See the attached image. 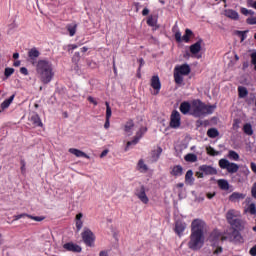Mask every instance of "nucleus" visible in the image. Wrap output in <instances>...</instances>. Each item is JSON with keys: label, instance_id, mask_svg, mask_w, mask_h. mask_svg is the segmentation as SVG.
I'll return each instance as SVG.
<instances>
[{"label": "nucleus", "instance_id": "f257e3e1", "mask_svg": "<svg viewBox=\"0 0 256 256\" xmlns=\"http://www.w3.org/2000/svg\"><path fill=\"white\" fill-rule=\"evenodd\" d=\"M135 131H136V135L131 141L127 142L126 149H128L130 145H137L141 140V137H143V135L147 133V127L145 126V122H142V124L139 125V124L133 123V121H128L125 124L124 133L127 137H131V135H133Z\"/></svg>", "mask_w": 256, "mask_h": 256}, {"label": "nucleus", "instance_id": "f03ea898", "mask_svg": "<svg viewBox=\"0 0 256 256\" xmlns=\"http://www.w3.org/2000/svg\"><path fill=\"white\" fill-rule=\"evenodd\" d=\"M36 71L42 83H51L55 73L53 72V64L49 60H40L37 63Z\"/></svg>", "mask_w": 256, "mask_h": 256}, {"label": "nucleus", "instance_id": "7ed1b4c3", "mask_svg": "<svg viewBox=\"0 0 256 256\" xmlns=\"http://www.w3.org/2000/svg\"><path fill=\"white\" fill-rule=\"evenodd\" d=\"M213 111H215V106H207L199 100L192 101L191 115H194V117L210 115Z\"/></svg>", "mask_w": 256, "mask_h": 256}, {"label": "nucleus", "instance_id": "20e7f679", "mask_svg": "<svg viewBox=\"0 0 256 256\" xmlns=\"http://www.w3.org/2000/svg\"><path fill=\"white\" fill-rule=\"evenodd\" d=\"M239 217H241V212L237 210H229L226 214L228 223L238 231H243L245 229V222L241 221Z\"/></svg>", "mask_w": 256, "mask_h": 256}, {"label": "nucleus", "instance_id": "39448f33", "mask_svg": "<svg viewBox=\"0 0 256 256\" xmlns=\"http://www.w3.org/2000/svg\"><path fill=\"white\" fill-rule=\"evenodd\" d=\"M205 245V237L202 234H192L190 235V240L188 242V247L192 251H199L203 249Z\"/></svg>", "mask_w": 256, "mask_h": 256}, {"label": "nucleus", "instance_id": "423d86ee", "mask_svg": "<svg viewBox=\"0 0 256 256\" xmlns=\"http://www.w3.org/2000/svg\"><path fill=\"white\" fill-rule=\"evenodd\" d=\"M189 49L191 57H194L195 59H201V57H203V49H205V42L203 39H199L197 42L192 44Z\"/></svg>", "mask_w": 256, "mask_h": 256}, {"label": "nucleus", "instance_id": "0eeeda50", "mask_svg": "<svg viewBox=\"0 0 256 256\" xmlns=\"http://www.w3.org/2000/svg\"><path fill=\"white\" fill-rule=\"evenodd\" d=\"M82 241L87 247H95V233L89 228H84L81 233Z\"/></svg>", "mask_w": 256, "mask_h": 256}, {"label": "nucleus", "instance_id": "6e6552de", "mask_svg": "<svg viewBox=\"0 0 256 256\" xmlns=\"http://www.w3.org/2000/svg\"><path fill=\"white\" fill-rule=\"evenodd\" d=\"M222 241H231V243H243V236L236 231H227L226 235L222 236Z\"/></svg>", "mask_w": 256, "mask_h": 256}, {"label": "nucleus", "instance_id": "1a4fd4ad", "mask_svg": "<svg viewBox=\"0 0 256 256\" xmlns=\"http://www.w3.org/2000/svg\"><path fill=\"white\" fill-rule=\"evenodd\" d=\"M219 167L221 169H226L228 173H237V171H239V165L229 162L227 159H220Z\"/></svg>", "mask_w": 256, "mask_h": 256}, {"label": "nucleus", "instance_id": "9d476101", "mask_svg": "<svg viewBox=\"0 0 256 256\" xmlns=\"http://www.w3.org/2000/svg\"><path fill=\"white\" fill-rule=\"evenodd\" d=\"M205 229V221L201 219H195L191 224V233L195 235H203Z\"/></svg>", "mask_w": 256, "mask_h": 256}, {"label": "nucleus", "instance_id": "9b49d317", "mask_svg": "<svg viewBox=\"0 0 256 256\" xmlns=\"http://www.w3.org/2000/svg\"><path fill=\"white\" fill-rule=\"evenodd\" d=\"M223 235H227V232L221 233L219 230L213 231L208 238L210 245H212V247L219 245V241H223Z\"/></svg>", "mask_w": 256, "mask_h": 256}, {"label": "nucleus", "instance_id": "f8f14e48", "mask_svg": "<svg viewBox=\"0 0 256 256\" xmlns=\"http://www.w3.org/2000/svg\"><path fill=\"white\" fill-rule=\"evenodd\" d=\"M170 127L179 129L181 127V114L178 111H173L170 117Z\"/></svg>", "mask_w": 256, "mask_h": 256}, {"label": "nucleus", "instance_id": "ddd939ff", "mask_svg": "<svg viewBox=\"0 0 256 256\" xmlns=\"http://www.w3.org/2000/svg\"><path fill=\"white\" fill-rule=\"evenodd\" d=\"M222 15L226 17V19H230L231 21H239L241 19V15L236 10L231 8H226L222 11Z\"/></svg>", "mask_w": 256, "mask_h": 256}, {"label": "nucleus", "instance_id": "4468645a", "mask_svg": "<svg viewBox=\"0 0 256 256\" xmlns=\"http://www.w3.org/2000/svg\"><path fill=\"white\" fill-rule=\"evenodd\" d=\"M150 86L152 87V94L159 95V91H161V80L159 76H153L150 80Z\"/></svg>", "mask_w": 256, "mask_h": 256}, {"label": "nucleus", "instance_id": "2eb2a0df", "mask_svg": "<svg viewBox=\"0 0 256 256\" xmlns=\"http://www.w3.org/2000/svg\"><path fill=\"white\" fill-rule=\"evenodd\" d=\"M136 197L141 201V203H143V205L149 204V196H147V193L145 192V187L142 186L137 190Z\"/></svg>", "mask_w": 256, "mask_h": 256}, {"label": "nucleus", "instance_id": "dca6fc26", "mask_svg": "<svg viewBox=\"0 0 256 256\" xmlns=\"http://www.w3.org/2000/svg\"><path fill=\"white\" fill-rule=\"evenodd\" d=\"M75 227L77 231H80L83 229V225L85 223V214L82 212H79L76 214L75 219H74Z\"/></svg>", "mask_w": 256, "mask_h": 256}, {"label": "nucleus", "instance_id": "f3484780", "mask_svg": "<svg viewBox=\"0 0 256 256\" xmlns=\"http://www.w3.org/2000/svg\"><path fill=\"white\" fill-rule=\"evenodd\" d=\"M174 72L180 75H184L186 77V75H189V73H191V67L189 66V64H182L180 66H176Z\"/></svg>", "mask_w": 256, "mask_h": 256}, {"label": "nucleus", "instance_id": "a211bd4d", "mask_svg": "<svg viewBox=\"0 0 256 256\" xmlns=\"http://www.w3.org/2000/svg\"><path fill=\"white\" fill-rule=\"evenodd\" d=\"M185 229H187V224H185V222L177 221L175 223L174 231H175L176 235H178V237L183 236V231H185Z\"/></svg>", "mask_w": 256, "mask_h": 256}, {"label": "nucleus", "instance_id": "6ab92c4d", "mask_svg": "<svg viewBox=\"0 0 256 256\" xmlns=\"http://www.w3.org/2000/svg\"><path fill=\"white\" fill-rule=\"evenodd\" d=\"M63 249H65V251H72L73 253H81V246L73 242L65 243Z\"/></svg>", "mask_w": 256, "mask_h": 256}, {"label": "nucleus", "instance_id": "aec40b11", "mask_svg": "<svg viewBox=\"0 0 256 256\" xmlns=\"http://www.w3.org/2000/svg\"><path fill=\"white\" fill-rule=\"evenodd\" d=\"M68 153H70L71 155H74V157L89 159V155H87V153L77 148H69Z\"/></svg>", "mask_w": 256, "mask_h": 256}, {"label": "nucleus", "instance_id": "412c9836", "mask_svg": "<svg viewBox=\"0 0 256 256\" xmlns=\"http://www.w3.org/2000/svg\"><path fill=\"white\" fill-rule=\"evenodd\" d=\"M15 100V94L10 96L8 99H5L1 104H0V113H3L6 109H9L11 107V103Z\"/></svg>", "mask_w": 256, "mask_h": 256}, {"label": "nucleus", "instance_id": "4be33fe9", "mask_svg": "<svg viewBox=\"0 0 256 256\" xmlns=\"http://www.w3.org/2000/svg\"><path fill=\"white\" fill-rule=\"evenodd\" d=\"M200 171H203L205 175H217V169L212 166L202 165Z\"/></svg>", "mask_w": 256, "mask_h": 256}, {"label": "nucleus", "instance_id": "5701e85b", "mask_svg": "<svg viewBox=\"0 0 256 256\" xmlns=\"http://www.w3.org/2000/svg\"><path fill=\"white\" fill-rule=\"evenodd\" d=\"M191 108H192V102L189 103V102H183L181 105H180V111L181 113H183V115H191Z\"/></svg>", "mask_w": 256, "mask_h": 256}, {"label": "nucleus", "instance_id": "b1692460", "mask_svg": "<svg viewBox=\"0 0 256 256\" xmlns=\"http://www.w3.org/2000/svg\"><path fill=\"white\" fill-rule=\"evenodd\" d=\"M137 171L140 173H147L149 171V166L145 163V160H139L136 166Z\"/></svg>", "mask_w": 256, "mask_h": 256}, {"label": "nucleus", "instance_id": "393cba45", "mask_svg": "<svg viewBox=\"0 0 256 256\" xmlns=\"http://www.w3.org/2000/svg\"><path fill=\"white\" fill-rule=\"evenodd\" d=\"M30 121L34 127H43V122H41V118L37 114H32L30 116Z\"/></svg>", "mask_w": 256, "mask_h": 256}, {"label": "nucleus", "instance_id": "a878e982", "mask_svg": "<svg viewBox=\"0 0 256 256\" xmlns=\"http://www.w3.org/2000/svg\"><path fill=\"white\" fill-rule=\"evenodd\" d=\"M170 174L173 177H181V175H183V167L176 165L174 167L171 168Z\"/></svg>", "mask_w": 256, "mask_h": 256}, {"label": "nucleus", "instance_id": "bb28decb", "mask_svg": "<svg viewBox=\"0 0 256 256\" xmlns=\"http://www.w3.org/2000/svg\"><path fill=\"white\" fill-rule=\"evenodd\" d=\"M185 183L186 185H193L195 183V178L193 177V171L188 170L185 175Z\"/></svg>", "mask_w": 256, "mask_h": 256}, {"label": "nucleus", "instance_id": "cd10ccee", "mask_svg": "<svg viewBox=\"0 0 256 256\" xmlns=\"http://www.w3.org/2000/svg\"><path fill=\"white\" fill-rule=\"evenodd\" d=\"M193 39V31L191 29H186L185 34L182 36V42L189 43Z\"/></svg>", "mask_w": 256, "mask_h": 256}, {"label": "nucleus", "instance_id": "c85d7f7f", "mask_svg": "<svg viewBox=\"0 0 256 256\" xmlns=\"http://www.w3.org/2000/svg\"><path fill=\"white\" fill-rule=\"evenodd\" d=\"M218 183V187H220V189H222L223 191H228L229 189V182L225 179H220L217 181Z\"/></svg>", "mask_w": 256, "mask_h": 256}, {"label": "nucleus", "instance_id": "c756f323", "mask_svg": "<svg viewBox=\"0 0 256 256\" xmlns=\"http://www.w3.org/2000/svg\"><path fill=\"white\" fill-rule=\"evenodd\" d=\"M240 13H241V15H244V17H251V16L255 15V11H253L251 9H247L245 7H240Z\"/></svg>", "mask_w": 256, "mask_h": 256}, {"label": "nucleus", "instance_id": "7c9ffc66", "mask_svg": "<svg viewBox=\"0 0 256 256\" xmlns=\"http://www.w3.org/2000/svg\"><path fill=\"white\" fill-rule=\"evenodd\" d=\"M185 79V75L179 74L174 71V80L177 85H183V81Z\"/></svg>", "mask_w": 256, "mask_h": 256}, {"label": "nucleus", "instance_id": "2f4dec72", "mask_svg": "<svg viewBox=\"0 0 256 256\" xmlns=\"http://www.w3.org/2000/svg\"><path fill=\"white\" fill-rule=\"evenodd\" d=\"M161 153H163V149L161 148H156L155 150H153L152 152V161H158L159 157H161Z\"/></svg>", "mask_w": 256, "mask_h": 256}, {"label": "nucleus", "instance_id": "473e14b6", "mask_svg": "<svg viewBox=\"0 0 256 256\" xmlns=\"http://www.w3.org/2000/svg\"><path fill=\"white\" fill-rule=\"evenodd\" d=\"M241 199H245V195L239 192H234L230 196V201H241Z\"/></svg>", "mask_w": 256, "mask_h": 256}, {"label": "nucleus", "instance_id": "72a5a7b5", "mask_svg": "<svg viewBox=\"0 0 256 256\" xmlns=\"http://www.w3.org/2000/svg\"><path fill=\"white\" fill-rule=\"evenodd\" d=\"M184 159L187 163H197V156L193 153L185 155Z\"/></svg>", "mask_w": 256, "mask_h": 256}, {"label": "nucleus", "instance_id": "f704fd0d", "mask_svg": "<svg viewBox=\"0 0 256 256\" xmlns=\"http://www.w3.org/2000/svg\"><path fill=\"white\" fill-rule=\"evenodd\" d=\"M207 135L211 139H215V137H219V131L215 128H211L207 131Z\"/></svg>", "mask_w": 256, "mask_h": 256}, {"label": "nucleus", "instance_id": "c9c22d12", "mask_svg": "<svg viewBox=\"0 0 256 256\" xmlns=\"http://www.w3.org/2000/svg\"><path fill=\"white\" fill-rule=\"evenodd\" d=\"M245 213H250V215H256L255 204H250L244 209Z\"/></svg>", "mask_w": 256, "mask_h": 256}, {"label": "nucleus", "instance_id": "e433bc0d", "mask_svg": "<svg viewBox=\"0 0 256 256\" xmlns=\"http://www.w3.org/2000/svg\"><path fill=\"white\" fill-rule=\"evenodd\" d=\"M206 153L208 155H211L212 157H215L217 155H220L219 151H216L213 147L208 146L206 147Z\"/></svg>", "mask_w": 256, "mask_h": 256}, {"label": "nucleus", "instance_id": "4c0bfd02", "mask_svg": "<svg viewBox=\"0 0 256 256\" xmlns=\"http://www.w3.org/2000/svg\"><path fill=\"white\" fill-rule=\"evenodd\" d=\"M174 37L177 43H183V36L181 35V32L177 30V28H174Z\"/></svg>", "mask_w": 256, "mask_h": 256}, {"label": "nucleus", "instance_id": "58836bf2", "mask_svg": "<svg viewBox=\"0 0 256 256\" xmlns=\"http://www.w3.org/2000/svg\"><path fill=\"white\" fill-rule=\"evenodd\" d=\"M147 25H149L150 27H155V25H157V17L149 16L147 19Z\"/></svg>", "mask_w": 256, "mask_h": 256}, {"label": "nucleus", "instance_id": "ea45409f", "mask_svg": "<svg viewBox=\"0 0 256 256\" xmlns=\"http://www.w3.org/2000/svg\"><path fill=\"white\" fill-rule=\"evenodd\" d=\"M68 32H69L70 37H73V35H75V33H77V24L69 25Z\"/></svg>", "mask_w": 256, "mask_h": 256}, {"label": "nucleus", "instance_id": "a19ab883", "mask_svg": "<svg viewBox=\"0 0 256 256\" xmlns=\"http://www.w3.org/2000/svg\"><path fill=\"white\" fill-rule=\"evenodd\" d=\"M243 131H244V133H246V135H252L253 127L251 126V124H245L243 127Z\"/></svg>", "mask_w": 256, "mask_h": 256}, {"label": "nucleus", "instance_id": "79ce46f5", "mask_svg": "<svg viewBox=\"0 0 256 256\" xmlns=\"http://www.w3.org/2000/svg\"><path fill=\"white\" fill-rule=\"evenodd\" d=\"M28 55L31 59H37L39 57V50L33 48L29 51Z\"/></svg>", "mask_w": 256, "mask_h": 256}, {"label": "nucleus", "instance_id": "37998d69", "mask_svg": "<svg viewBox=\"0 0 256 256\" xmlns=\"http://www.w3.org/2000/svg\"><path fill=\"white\" fill-rule=\"evenodd\" d=\"M228 157L230 159H233V161H239V154H237V152H235L233 150L229 151Z\"/></svg>", "mask_w": 256, "mask_h": 256}, {"label": "nucleus", "instance_id": "c03bdc74", "mask_svg": "<svg viewBox=\"0 0 256 256\" xmlns=\"http://www.w3.org/2000/svg\"><path fill=\"white\" fill-rule=\"evenodd\" d=\"M239 97L244 98L247 97V88L245 87H239L238 88Z\"/></svg>", "mask_w": 256, "mask_h": 256}, {"label": "nucleus", "instance_id": "a18cd8bd", "mask_svg": "<svg viewBox=\"0 0 256 256\" xmlns=\"http://www.w3.org/2000/svg\"><path fill=\"white\" fill-rule=\"evenodd\" d=\"M247 25H256V16H251L246 19Z\"/></svg>", "mask_w": 256, "mask_h": 256}, {"label": "nucleus", "instance_id": "49530a36", "mask_svg": "<svg viewBox=\"0 0 256 256\" xmlns=\"http://www.w3.org/2000/svg\"><path fill=\"white\" fill-rule=\"evenodd\" d=\"M13 73H15V69L13 68H6L4 75L5 77H11V75H13Z\"/></svg>", "mask_w": 256, "mask_h": 256}, {"label": "nucleus", "instance_id": "de8ad7c7", "mask_svg": "<svg viewBox=\"0 0 256 256\" xmlns=\"http://www.w3.org/2000/svg\"><path fill=\"white\" fill-rule=\"evenodd\" d=\"M111 107L109 106V103L106 102V119H111Z\"/></svg>", "mask_w": 256, "mask_h": 256}, {"label": "nucleus", "instance_id": "09e8293b", "mask_svg": "<svg viewBox=\"0 0 256 256\" xmlns=\"http://www.w3.org/2000/svg\"><path fill=\"white\" fill-rule=\"evenodd\" d=\"M28 217H29V219H32L33 221H38V222L43 221V219H45L42 216H29L28 215Z\"/></svg>", "mask_w": 256, "mask_h": 256}, {"label": "nucleus", "instance_id": "8fccbe9b", "mask_svg": "<svg viewBox=\"0 0 256 256\" xmlns=\"http://www.w3.org/2000/svg\"><path fill=\"white\" fill-rule=\"evenodd\" d=\"M238 35H240L241 41H245V39H247V31H240L238 32Z\"/></svg>", "mask_w": 256, "mask_h": 256}, {"label": "nucleus", "instance_id": "3c124183", "mask_svg": "<svg viewBox=\"0 0 256 256\" xmlns=\"http://www.w3.org/2000/svg\"><path fill=\"white\" fill-rule=\"evenodd\" d=\"M20 73H21L22 75L27 76V75H29V70H27L26 67H21V68H20Z\"/></svg>", "mask_w": 256, "mask_h": 256}, {"label": "nucleus", "instance_id": "603ef678", "mask_svg": "<svg viewBox=\"0 0 256 256\" xmlns=\"http://www.w3.org/2000/svg\"><path fill=\"white\" fill-rule=\"evenodd\" d=\"M29 215L27 214H19L14 216L15 221H19V219H23V217H28Z\"/></svg>", "mask_w": 256, "mask_h": 256}, {"label": "nucleus", "instance_id": "864d4df0", "mask_svg": "<svg viewBox=\"0 0 256 256\" xmlns=\"http://www.w3.org/2000/svg\"><path fill=\"white\" fill-rule=\"evenodd\" d=\"M220 253H223V248L222 247H217L214 250V255H220Z\"/></svg>", "mask_w": 256, "mask_h": 256}, {"label": "nucleus", "instance_id": "5fc2aeb1", "mask_svg": "<svg viewBox=\"0 0 256 256\" xmlns=\"http://www.w3.org/2000/svg\"><path fill=\"white\" fill-rule=\"evenodd\" d=\"M251 61L253 65H256V52L251 54Z\"/></svg>", "mask_w": 256, "mask_h": 256}, {"label": "nucleus", "instance_id": "6e6d98bb", "mask_svg": "<svg viewBox=\"0 0 256 256\" xmlns=\"http://www.w3.org/2000/svg\"><path fill=\"white\" fill-rule=\"evenodd\" d=\"M149 13H150L149 8H144V9L142 10V15H143L144 17H147V15H149Z\"/></svg>", "mask_w": 256, "mask_h": 256}, {"label": "nucleus", "instance_id": "4d7b16f0", "mask_svg": "<svg viewBox=\"0 0 256 256\" xmlns=\"http://www.w3.org/2000/svg\"><path fill=\"white\" fill-rule=\"evenodd\" d=\"M204 175H205L204 171L196 172V177H198V179H203Z\"/></svg>", "mask_w": 256, "mask_h": 256}, {"label": "nucleus", "instance_id": "13d9d810", "mask_svg": "<svg viewBox=\"0 0 256 256\" xmlns=\"http://www.w3.org/2000/svg\"><path fill=\"white\" fill-rule=\"evenodd\" d=\"M88 101H89V103L97 105V100L95 98L91 97V96L88 97Z\"/></svg>", "mask_w": 256, "mask_h": 256}, {"label": "nucleus", "instance_id": "bf43d9fd", "mask_svg": "<svg viewBox=\"0 0 256 256\" xmlns=\"http://www.w3.org/2000/svg\"><path fill=\"white\" fill-rule=\"evenodd\" d=\"M108 154L109 150L105 149L104 151H102V153L100 154L101 159H103V157H107Z\"/></svg>", "mask_w": 256, "mask_h": 256}, {"label": "nucleus", "instance_id": "052dcab7", "mask_svg": "<svg viewBox=\"0 0 256 256\" xmlns=\"http://www.w3.org/2000/svg\"><path fill=\"white\" fill-rule=\"evenodd\" d=\"M251 256H256V246L252 247L249 251Z\"/></svg>", "mask_w": 256, "mask_h": 256}, {"label": "nucleus", "instance_id": "680f3d73", "mask_svg": "<svg viewBox=\"0 0 256 256\" xmlns=\"http://www.w3.org/2000/svg\"><path fill=\"white\" fill-rule=\"evenodd\" d=\"M109 127H111V123L109 122V118H106V122L104 124V128L105 129H109Z\"/></svg>", "mask_w": 256, "mask_h": 256}, {"label": "nucleus", "instance_id": "e2e57ef3", "mask_svg": "<svg viewBox=\"0 0 256 256\" xmlns=\"http://www.w3.org/2000/svg\"><path fill=\"white\" fill-rule=\"evenodd\" d=\"M251 168H252V171H254V173H256V164L255 163L251 164Z\"/></svg>", "mask_w": 256, "mask_h": 256}, {"label": "nucleus", "instance_id": "0e129e2a", "mask_svg": "<svg viewBox=\"0 0 256 256\" xmlns=\"http://www.w3.org/2000/svg\"><path fill=\"white\" fill-rule=\"evenodd\" d=\"M177 189H183V183H178L176 184Z\"/></svg>", "mask_w": 256, "mask_h": 256}, {"label": "nucleus", "instance_id": "69168bd1", "mask_svg": "<svg viewBox=\"0 0 256 256\" xmlns=\"http://www.w3.org/2000/svg\"><path fill=\"white\" fill-rule=\"evenodd\" d=\"M208 199H213V197H215V194L212 193H208L207 194Z\"/></svg>", "mask_w": 256, "mask_h": 256}, {"label": "nucleus", "instance_id": "338daca9", "mask_svg": "<svg viewBox=\"0 0 256 256\" xmlns=\"http://www.w3.org/2000/svg\"><path fill=\"white\" fill-rule=\"evenodd\" d=\"M99 256H109V254H107V252H105V251H102V252H100Z\"/></svg>", "mask_w": 256, "mask_h": 256}, {"label": "nucleus", "instance_id": "774afa93", "mask_svg": "<svg viewBox=\"0 0 256 256\" xmlns=\"http://www.w3.org/2000/svg\"><path fill=\"white\" fill-rule=\"evenodd\" d=\"M13 59H19V53H14L13 54Z\"/></svg>", "mask_w": 256, "mask_h": 256}]
</instances>
